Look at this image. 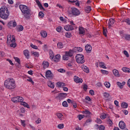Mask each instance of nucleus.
Masks as SVG:
<instances>
[{
    "label": "nucleus",
    "mask_w": 130,
    "mask_h": 130,
    "mask_svg": "<svg viewBox=\"0 0 130 130\" xmlns=\"http://www.w3.org/2000/svg\"><path fill=\"white\" fill-rule=\"evenodd\" d=\"M32 54L36 56V57H39V53L38 52H32Z\"/></svg>",
    "instance_id": "obj_34"
},
{
    "label": "nucleus",
    "mask_w": 130,
    "mask_h": 130,
    "mask_svg": "<svg viewBox=\"0 0 130 130\" xmlns=\"http://www.w3.org/2000/svg\"><path fill=\"white\" fill-rule=\"evenodd\" d=\"M10 12L8 10V8L6 6H2L0 9V17L2 19L7 20L9 18Z\"/></svg>",
    "instance_id": "obj_3"
},
{
    "label": "nucleus",
    "mask_w": 130,
    "mask_h": 130,
    "mask_svg": "<svg viewBox=\"0 0 130 130\" xmlns=\"http://www.w3.org/2000/svg\"><path fill=\"white\" fill-rule=\"evenodd\" d=\"M115 21L114 20V19H112V18H110L109 20V22H108V28H109V29H110V28H111V27H112V25H113V24H114Z\"/></svg>",
    "instance_id": "obj_10"
},
{
    "label": "nucleus",
    "mask_w": 130,
    "mask_h": 130,
    "mask_svg": "<svg viewBox=\"0 0 130 130\" xmlns=\"http://www.w3.org/2000/svg\"><path fill=\"white\" fill-rule=\"evenodd\" d=\"M21 105L24 106V107H26L27 108H30V106L26 102H22V103H21Z\"/></svg>",
    "instance_id": "obj_26"
},
{
    "label": "nucleus",
    "mask_w": 130,
    "mask_h": 130,
    "mask_svg": "<svg viewBox=\"0 0 130 130\" xmlns=\"http://www.w3.org/2000/svg\"><path fill=\"white\" fill-rule=\"evenodd\" d=\"M79 34L85 35V29L82 27H79Z\"/></svg>",
    "instance_id": "obj_18"
},
{
    "label": "nucleus",
    "mask_w": 130,
    "mask_h": 130,
    "mask_svg": "<svg viewBox=\"0 0 130 130\" xmlns=\"http://www.w3.org/2000/svg\"><path fill=\"white\" fill-rule=\"evenodd\" d=\"M76 61L78 63H84V55L78 54L76 56Z\"/></svg>",
    "instance_id": "obj_5"
},
{
    "label": "nucleus",
    "mask_w": 130,
    "mask_h": 130,
    "mask_svg": "<svg viewBox=\"0 0 130 130\" xmlns=\"http://www.w3.org/2000/svg\"><path fill=\"white\" fill-rule=\"evenodd\" d=\"M100 67H101L103 69H107V68L104 66V62H101L100 63Z\"/></svg>",
    "instance_id": "obj_46"
},
{
    "label": "nucleus",
    "mask_w": 130,
    "mask_h": 130,
    "mask_svg": "<svg viewBox=\"0 0 130 130\" xmlns=\"http://www.w3.org/2000/svg\"><path fill=\"white\" fill-rule=\"evenodd\" d=\"M104 85L105 86V87H106V88H110V83L108 82H105L104 83Z\"/></svg>",
    "instance_id": "obj_33"
},
{
    "label": "nucleus",
    "mask_w": 130,
    "mask_h": 130,
    "mask_svg": "<svg viewBox=\"0 0 130 130\" xmlns=\"http://www.w3.org/2000/svg\"><path fill=\"white\" fill-rule=\"evenodd\" d=\"M104 96L105 97V98H108L109 97V93L107 92H105L104 93Z\"/></svg>",
    "instance_id": "obj_59"
},
{
    "label": "nucleus",
    "mask_w": 130,
    "mask_h": 130,
    "mask_svg": "<svg viewBox=\"0 0 130 130\" xmlns=\"http://www.w3.org/2000/svg\"><path fill=\"white\" fill-rule=\"evenodd\" d=\"M48 86L50 87V88H51L52 89H53L54 88V84L51 82H50L48 83Z\"/></svg>",
    "instance_id": "obj_36"
},
{
    "label": "nucleus",
    "mask_w": 130,
    "mask_h": 130,
    "mask_svg": "<svg viewBox=\"0 0 130 130\" xmlns=\"http://www.w3.org/2000/svg\"><path fill=\"white\" fill-rule=\"evenodd\" d=\"M14 58L15 60V61H17V62L18 63H21V62H20L21 60H20V59L18 57H14Z\"/></svg>",
    "instance_id": "obj_41"
},
{
    "label": "nucleus",
    "mask_w": 130,
    "mask_h": 130,
    "mask_svg": "<svg viewBox=\"0 0 130 130\" xmlns=\"http://www.w3.org/2000/svg\"><path fill=\"white\" fill-rule=\"evenodd\" d=\"M99 130H104L105 129V126H104V125H101L99 127Z\"/></svg>",
    "instance_id": "obj_49"
},
{
    "label": "nucleus",
    "mask_w": 130,
    "mask_h": 130,
    "mask_svg": "<svg viewBox=\"0 0 130 130\" xmlns=\"http://www.w3.org/2000/svg\"><path fill=\"white\" fill-rule=\"evenodd\" d=\"M12 40V36L11 35H8L7 36V43H10V42L11 41V40Z\"/></svg>",
    "instance_id": "obj_28"
},
{
    "label": "nucleus",
    "mask_w": 130,
    "mask_h": 130,
    "mask_svg": "<svg viewBox=\"0 0 130 130\" xmlns=\"http://www.w3.org/2000/svg\"><path fill=\"white\" fill-rule=\"evenodd\" d=\"M84 114H91V112L88 110H85L83 112Z\"/></svg>",
    "instance_id": "obj_51"
},
{
    "label": "nucleus",
    "mask_w": 130,
    "mask_h": 130,
    "mask_svg": "<svg viewBox=\"0 0 130 130\" xmlns=\"http://www.w3.org/2000/svg\"><path fill=\"white\" fill-rule=\"evenodd\" d=\"M36 3L37 4L38 7H40L41 6V3H40V1L39 0H36Z\"/></svg>",
    "instance_id": "obj_62"
},
{
    "label": "nucleus",
    "mask_w": 130,
    "mask_h": 130,
    "mask_svg": "<svg viewBox=\"0 0 130 130\" xmlns=\"http://www.w3.org/2000/svg\"><path fill=\"white\" fill-rule=\"evenodd\" d=\"M124 38L126 40H130V35L125 34Z\"/></svg>",
    "instance_id": "obj_39"
},
{
    "label": "nucleus",
    "mask_w": 130,
    "mask_h": 130,
    "mask_svg": "<svg viewBox=\"0 0 130 130\" xmlns=\"http://www.w3.org/2000/svg\"><path fill=\"white\" fill-rule=\"evenodd\" d=\"M17 46V44H16V43H12L11 44H10V47H13V48H15V47H16Z\"/></svg>",
    "instance_id": "obj_60"
},
{
    "label": "nucleus",
    "mask_w": 130,
    "mask_h": 130,
    "mask_svg": "<svg viewBox=\"0 0 130 130\" xmlns=\"http://www.w3.org/2000/svg\"><path fill=\"white\" fill-rule=\"evenodd\" d=\"M106 116H107V114H104L103 115L101 116V119H105V118H106Z\"/></svg>",
    "instance_id": "obj_50"
},
{
    "label": "nucleus",
    "mask_w": 130,
    "mask_h": 130,
    "mask_svg": "<svg viewBox=\"0 0 130 130\" xmlns=\"http://www.w3.org/2000/svg\"><path fill=\"white\" fill-rule=\"evenodd\" d=\"M28 82H30L31 84H34V81L32 80V78L28 77V79L26 80Z\"/></svg>",
    "instance_id": "obj_45"
},
{
    "label": "nucleus",
    "mask_w": 130,
    "mask_h": 130,
    "mask_svg": "<svg viewBox=\"0 0 130 130\" xmlns=\"http://www.w3.org/2000/svg\"><path fill=\"white\" fill-rule=\"evenodd\" d=\"M36 123H37L38 124H39V123H40L41 122V119L40 118H38V120H37L36 121Z\"/></svg>",
    "instance_id": "obj_64"
},
{
    "label": "nucleus",
    "mask_w": 130,
    "mask_h": 130,
    "mask_svg": "<svg viewBox=\"0 0 130 130\" xmlns=\"http://www.w3.org/2000/svg\"><path fill=\"white\" fill-rule=\"evenodd\" d=\"M65 36L67 38H71L72 37V34L71 32H66Z\"/></svg>",
    "instance_id": "obj_35"
},
{
    "label": "nucleus",
    "mask_w": 130,
    "mask_h": 130,
    "mask_svg": "<svg viewBox=\"0 0 130 130\" xmlns=\"http://www.w3.org/2000/svg\"><path fill=\"white\" fill-rule=\"evenodd\" d=\"M72 104L73 105L74 108H77V103H76V102L74 101L72 102Z\"/></svg>",
    "instance_id": "obj_58"
},
{
    "label": "nucleus",
    "mask_w": 130,
    "mask_h": 130,
    "mask_svg": "<svg viewBox=\"0 0 130 130\" xmlns=\"http://www.w3.org/2000/svg\"><path fill=\"white\" fill-rule=\"evenodd\" d=\"M72 12H68L69 15H72L74 16V17H77V16H79L81 14V12L80 10L77 8L72 7L71 8Z\"/></svg>",
    "instance_id": "obj_4"
},
{
    "label": "nucleus",
    "mask_w": 130,
    "mask_h": 130,
    "mask_svg": "<svg viewBox=\"0 0 130 130\" xmlns=\"http://www.w3.org/2000/svg\"><path fill=\"white\" fill-rule=\"evenodd\" d=\"M20 121L21 122V124L22 126H26V124L25 123V120H20Z\"/></svg>",
    "instance_id": "obj_52"
},
{
    "label": "nucleus",
    "mask_w": 130,
    "mask_h": 130,
    "mask_svg": "<svg viewBox=\"0 0 130 130\" xmlns=\"http://www.w3.org/2000/svg\"><path fill=\"white\" fill-rule=\"evenodd\" d=\"M103 33L105 37H107V29H103Z\"/></svg>",
    "instance_id": "obj_43"
},
{
    "label": "nucleus",
    "mask_w": 130,
    "mask_h": 130,
    "mask_svg": "<svg viewBox=\"0 0 130 130\" xmlns=\"http://www.w3.org/2000/svg\"><path fill=\"white\" fill-rule=\"evenodd\" d=\"M57 47L59 49H61L62 48H63V44L62 43L59 42L57 44Z\"/></svg>",
    "instance_id": "obj_20"
},
{
    "label": "nucleus",
    "mask_w": 130,
    "mask_h": 130,
    "mask_svg": "<svg viewBox=\"0 0 130 130\" xmlns=\"http://www.w3.org/2000/svg\"><path fill=\"white\" fill-rule=\"evenodd\" d=\"M121 105L122 108H127V107H128V104H127V103H122Z\"/></svg>",
    "instance_id": "obj_23"
},
{
    "label": "nucleus",
    "mask_w": 130,
    "mask_h": 130,
    "mask_svg": "<svg viewBox=\"0 0 130 130\" xmlns=\"http://www.w3.org/2000/svg\"><path fill=\"white\" fill-rule=\"evenodd\" d=\"M73 50H70L68 52H65V54L63 55V60H69V57L73 56Z\"/></svg>",
    "instance_id": "obj_6"
},
{
    "label": "nucleus",
    "mask_w": 130,
    "mask_h": 130,
    "mask_svg": "<svg viewBox=\"0 0 130 130\" xmlns=\"http://www.w3.org/2000/svg\"><path fill=\"white\" fill-rule=\"evenodd\" d=\"M49 55H50V58L51 59H53V57H54V54L52 51H49Z\"/></svg>",
    "instance_id": "obj_25"
},
{
    "label": "nucleus",
    "mask_w": 130,
    "mask_h": 130,
    "mask_svg": "<svg viewBox=\"0 0 130 130\" xmlns=\"http://www.w3.org/2000/svg\"><path fill=\"white\" fill-rule=\"evenodd\" d=\"M41 36L43 37L44 38H45V37H47V32L46 31H42L41 32Z\"/></svg>",
    "instance_id": "obj_27"
},
{
    "label": "nucleus",
    "mask_w": 130,
    "mask_h": 130,
    "mask_svg": "<svg viewBox=\"0 0 130 130\" xmlns=\"http://www.w3.org/2000/svg\"><path fill=\"white\" fill-rule=\"evenodd\" d=\"M123 53L124 54H125V55H126V57H129V54H128V53L127 52V51H126V50H124L123 51Z\"/></svg>",
    "instance_id": "obj_53"
},
{
    "label": "nucleus",
    "mask_w": 130,
    "mask_h": 130,
    "mask_svg": "<svg viewBox=\"0 0 130 130\" xmlns=\"http://www.w3.org/2000/svg\"><path fill=\"white\" fill-rule=\"evenodd\" d=\"M17 102H21L22 103V102L24 101V98H23V97L21 96H17Z\"/></svg>",
    "instance_id": "obj_29"
},
{
    "label": "nucleus",
    "mask_w": 130,
    "mask_h": 130,
    "mask_svg": "<svg viewBox=\"0 0 130 130\" xmlns=\"http://www.w3.org/2000/svg\"><path fill=\"white\" fill-rule=\"evenodd\" d=\"M68 96V93H60L58 94V97L59 100H62V99H64Z\"/></svg>",
    "instance_id": "obj_9"
},
{
    "label": "nucleus",
    "mask_w": 130,
    "mask_h": 130,
    "mask_svg": "<svg viewBox=\"0 0 130 130\" xmlns=\"http://www.w3.org/2000/svg\"><path fill=\"white\" fill-rule=\"evenodd\" d=\"M117 85L120 89H122L123 88V86L125 85V82L123 81L122 83H120L119 82H117Z\"/></svg>",
    "instance_id": "obj_15"
},
{
    "label": "nucleus",
    "mask_w": 130,
    "mask_h": 130,
    "mask_svg": "<svg viewBox=\"0 0 130 130\" xmlns=\"http://www.w3.org/2000/svg\"><path fill=\"white\" fill-rule=\"evenodd\" d=\"M84 117H85L84 115H78L79 120H82V119H83V118H84Z\"/></svg>",
    "instance_id": "obj_38"
},
{
    "label": "nucleus",
    "mask_w": 130,
    "mask_h": 130,
    "mask_svg": "<svg viewBox=\"0 0 130 130\" xmlns=\"http://www.w3.org/2000/svg\"><path fill=\"white\" fill-rule=\"evenodd\" d=\"M4 86L7 89L12 90L16 88V83L14 79L8 78L5 81Z\"/></svg>",
    "instance_id": "obj_2"
},
{
    "label": "nucleus",
    "mask_w": 130,
    "mask_h": 130,
    "mask_svg": "<svg viewBox=\"0 0 130 130\" xmlns=\"http://www.w3.org/2000/svg\"><path fill=\"white\" fill-rule=\"evenodd\" d=\"M85 49L87 53H91L92 51V46L91 45L87 44L85 47Z\"/></svg>",
    "instance_id": "obj_7"
},
{
    "label": "nucleus",
    "mask_w": 130,
    "mask_h": 130,
    "mask_svg": "<svg viewBox=\"0 0 130 130\" xmlns=\"http://www.w3.org/2000/svg\"><path fill=\"white\" fill-rule=\"evenodd\" d=\"M11 100L14 103H17L18 102V96L12 98Z\"/></svg>",
    "instance_id": "obj_30"
},
{
    "label": "nucleus",
    "mask_w": 130,
    "mask_h": 130,
    "mask_svg": "<svg viewBox=\"0 0 130 130\" xmlns=\"http://www.w3.org/2000/svg\"><path fill=\"white\" fill-rule=\"evenodd\" d=\"M62 105L63 107H69V105L68 104V102H67V101L63 102Z\"/></svg>",
    "instance_id": "obj_32"
},
{
    "label": "nucleus",
    "mask_w": 130,
    "mask_h": 130,
    "mask_svg": "<svg viewBox=\"0 0 130 130\" xmlns=\"http://www.w3.org/2000/svg\"><path fill=\"white\" fill-rule=\"evenodd\" d=\"M60 59V55L57 54L55 55V58H54V61H55V62H57V61H59Z\"/></svg>",
    "instance_id": "obj_17"
},
{
    "label": "nucleus",
    "mask_w": 130,
    "mask_h": 130,
    "mask_svg": "<svg viewBox=\"0 0 130 130\" xmlns=\"http://www.w3.org/2000/svg\"><path fill=\"white\" fill-rule=\"evenodd\" d=\"M56 116L58 117V118L60 119L63 115L61 113H56Z\"/></svg>",
    "instance_id": "obj_37"
},
{
    "label": "nucleus",
    "mask_w": 130,
    "mask_h": 130,
    "mask_svg": "<svg viewBox=\"0 0 130 130\" xmlns=\"http://www.w3.org/2000/svg\"><path fill=\"white\" fill-rule=\"evenodd\" d=\"M19 9L24 15V18L27 20L30 19V15L31 14V9L29 7L23 5H19Z\"/></svg>",
    "instance_id": "obj_1"
},
{
    "label": "nucleus",
    "mask_w": 130,
    "mask_h": 130,
    "mask_svg": "<svg viewBox=\"0 0 130 130\" xmlns=\"http://www.w3.org/2000/svg\"><path fill=\"white\" fill-rule=\"evenodd\" d=\"M39 16L40 17V18H44V13H43L42 11H40L39 13Z\"/></svg>",
    "instance_id": "obj_40"
},
{
    "label": "nucleus",
    "mask_w": 130,
    "mask_h": 130,
    "mask_svg": "<svg viewBox=\"0 0 130 130\" xmlns=\"http://www.w3.org/2000/svg\"><path fill=\"white\" fill-rule=\"evenodd\" d=\"M85 100L89 101V102L91 101V100H92L89 96H87L86 97H85Z\"/></svg>",
    "instance_id": "obj_63"
},
{
    "label": "nucleus",
    "mask_w": 130,
    "mask_h": 130,
    "mask_svg": "<svg viewBox=\"0 0 130 130\" xmlns=\"http://www.w3.org/2000/svg\"><path fill=\"white\" fill-rule=\"evenodd\" d=\"M18 32H21L22 31H23V30H24V27L23 26V25H20L18 26Z\"/></svg>",
    "instance_id": "obj_31"
},
{
    "label": "nucleus",
    "mask_w": 130,
    "mask_h": 130,
    "mask_svg": "<svg viewBox=\"0 0 130 130\" xmlns=\"http://www.w3.org/2000/svg\"><path fill=\"white\" fill-rule=\"evenodd\" d=\"M113 73L115 77H120V74H119L118 70H113Z\"/></svg>",
    "instance_id": "obj_19"
},
{
    "label": "nucleus",
    "mask_w": 130,
    "mask_h": 130,
    "mask_svg": "<svg viewBox=\"0 0 130 130\" xmlns=\"http://www.w3.org/2000/svg\"><path fill=\"white\" fill-rule=\"evenodd\" d=\"M95 121L96 122H97V123H99V124L102 123V120H101V119L100 118H97Z\"/></svg>",
    "instance_id": "obj_54"
},
{
    "label": "nucleus",
    "mask_w": 130,
    "mask_h": 130,
    "mask_svg": "<svg viewBox=\"0 0 130 130\" xmlns=\"http://www.w3.org/2000/svg\"><path fill=\"white\" fill-rule=\"evenodd\" d=\"M86 13H89L91 12V6H86L85 8Z\"/></svg>",
    "instance_id": "obj_22"
},
{
    "label": "nucleus",
    "mask_w": 130,
    "mask_h": 130,
    "mask_svg": "<svg viewBox=\"0 0 130 130\" xmlns=\"http://www.w3.org/2000/svg\"><path fill=\"white\" fill-rule=\"evenodd\" d=\"M74 82L77 83H83V79L78 77V76H75Z\"/></svg>",
    "instance_id": "obj_13"
},
{
    "label": "nucleus",
    "mask_w": 130,
    "mask_h": 130,
    "mask_svg": "<svg viewBox=\"0 0 130 130\" xmlns=\"http://www.w3.org/2000/svg\"><path fill=\"white\" fill-rule=\"evenodd\" d=\"M108 124H110V126L112 125L113 124V122H112V120H111L110 119H109L107 121Z\"/></svg>",
    "instance_id": "obj_47"
},
{
    "label": "nucleus",
    "mask_w": 130,
    "mask_h": 130,
    "mask_svg": "<svg viewBox=\"0 0 130 130\" xmlns=\"http://www.w3.org/2000/svg\"><path fill=\"white\" fill-rule=\"evenodd\" d=\"M119 126L121 129H124L125 128V123L123 121H121L119 123Z\"/></svg>",
    "instance_id": "obj_11"
},
{
    "label": "nucleus",
    "mask_w": 130,
    "mask_h": 130,
    "mask_svg": "<svg viewBox=\"0 0 130 130\" xmlns=\"http://www.w3.org/2000/svg\"><path fill=\"white\" fill-rule=\"evenodd\" d=\"M45 77H47V79H48L49 78H50V79H52V77H53V74H52L51 71H47V72H46Z\"/></svg>",
    "instance_id": "obj_8"
},
{
    "label": "nucleus",
    "mask_w": 130,
    "mask_h": 130,
    "mask_svg": "<svg viewBox=\"0 0 130 130\" xmlns=\"http://www.w3.org/2000/svg\"><path fill=\"white\" fill-rule=\"evenodd\" d=\"M83 89L84 91H87V90H88V85H87V84H84Z\"/></svg>",
    "instance_id": "obj_55"
},
{
    "label": "nucleus",
    "mask_w": 130,
    "mask_h": 130,
    "mask_svg": "<svg viewBox=\"0 0 130 130\" xmlns=\"http://www.w3.org/2000/svg\"><path fill=\"white\" fill-rule=\"evenodd\" d=\"M64 29L66 31H72V30H74V27L72 25H66L64 27Z\"/></svg>",
    "instance_id": "obj_12"
},
{
    "label": "nucleus",
    "mask_w": 130,
    "mask_h": 130,
    "mask_svg": "<svg viewBox=\"0 0 130 130\" xmlns=\"http://www.w3.org/2000/svg\"><path fill=\"white\" fill-rule=\"evenodd\" d=\"M56 30L57 32H61V26H58L56 28Z\"/></svg>",
    "instance_id": "obj_57"
},
{
    "label": "nucleus",
    "mask_w": 130,
    "mask_h": 130,
    "mask_svg": "<svg viewBox=\"0 0 130 130\" xmlns=\"http://www.w3.org/2000/svg\"><path fill=\"white\" fill-rule=\"evenodd\" d=\"M123 22L126 23L128 25H130V19L129 18L123 20Z\"/></svg>",
    "instance_id": "obj_42"
},
{
    "label": "nucleus",
    "mask_w": 130,
    "mask_h": 130,
    "mask_svg": "<svg viewBox=\"0 0 130 130\" xmlns=\"http://www.w3.org/2000/svg\"><path fill=\"white\" fill-rule=\"evenodd\" d=\"M122 70L123 72H124V73H130V69L127 68L123 67L122 68Z\"/></svg>",
    "instance_id": "obj_24"
},
{
    "label": "nucleus",
    "mask_w": 130,
    "mask_h": 130,
    "mask_svg": "<svg viewBox=\"0 0 130 130\" xmlns=\"http://www.w3.org/2000/svg\"><path fill=\"white\" fill-rule=\"evenodd\" d=\"M58 128L61 129V128H63V124H59L57 126Z\"/></svg>",
    "instance_id": "obj_56"
},
{
    "label": "nucleus",
    "mask_w": 130,
    "mask_h": 130,
    "mask_svg": "<svg viewBox=\"0 0 130 130\" xmlns=\"http://www.w3.org/2000/svg\"><path fill=\"white\" fill-rule=\"evenodd\" d=\"M58 72H59V73H65L66 70L63 69H60L58 70Z\"/></svg>",
    "instance_id": "obj_61"
},
{
    "label": "nucleus",
    "mask_w": 130,
    "mask_h": 130,
    "mask_svg": "<svg viewBox=\"0 0 130 130\" xmlns=\"http://www.w3.org/2000/svg\"><path fill=\"white\" fill-rule=\"evenodd\" d=\"M23 53L25 56H26V58H29V56L30 55L29 54V51L28 50H25L23 51Z\"/></svg>",
    "instance_id": "obj_21"
},
{
    "label": "nucleus",
    "mask_w": 130,
    "mask_h": 130,
    "mask_svg": "<svg viewBox=\"0 0 130 130\" xmlns=\"http://www.w3.org/2000/svg\"><path fill=\"white\" fill-rule=\"evenodd\" d=\"M101 73L103 74V75H108V71L105 70H101Z\"/></svg>",
    "instance_id": "obj_48"
},
{
    "label": "nucleus",
    "mask_w": 130,
    "mask_h": 130,
    "mask_svg": "<svg viewBox=\"0 0 130 130\" xmlns=\"http://www.w3.org/2000/svg\"><path fill=\"white\" fill-rule=\"evenodd\" d=\"M81 69L85 72V73H86L87 74H89L90 73V71L89 70V68L87 67V66H85L84 65L81 66Z\"/></svg>",
    "instance_id": "obj_14"
},
{
    "label": "nucleus",
    "mask_w": 130,
    "mask_h": 130,
    "mask_svg": "<svg viewBox=\"0 0 130 130\" xmlns=\"http://www.w3.org/2000/svg\"><path fill=\"white\" fill-rule=\"evenodd\" d=\"M43 69H47L49 67V62L47 61H44L43 62Z\"/></svg>",
    "instance_id": "obj_16"
},
{
    "label": "nucleus",
    "mask_w": 130,
    "mask_h": 130,
    "mask_svg": "<svg viewBox=\"0 0 130 130\" xmlns=\"http://www.w3.org/2000/svg\"><path fill=\"white\" fill-rule=\"evenodd\" d=\"M30 47H31V48H34V49H38V47L35 45H33V44L30 45Z\"/></svg>",
    "instance_id": "obj_44"
}]
</instances>
